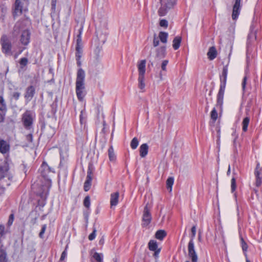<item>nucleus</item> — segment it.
<instances>
[{"label": "nucleus", "instance_id": "f257e3e1", "mask_svg": "<svg viewBox=\"0 0 262 262\" xmlns=\"http://www.w3.org/2000/svg\"><path fill=\"white\" fill-rule=\"evenodd\" d=\"M39 171L43 180L40 179L35 181L32 184V188L36 189L38 187L36 193L41 198L46 199L51 186L50 174L54 173V169L51 168L46 162H43L39 168Z\"/></svg>", "mask_w": 262, "mask_h": 262}, {"label": "nucleus", "instance_id": "f03ea898", "mask_svg": "<svg viewBox=\"0 0 262 262\" xmlns=\"http://www.w3.org/2000/svg\"><path fill=\"white\" fill-rule=\"evenodd\" d=\"M85 72L81 68L78 70L76 80V93L79 100L82 101L85 96Z\"/></svg>", "mask_w": 262, "mask_h": 262}, {"label": "nucleus", "instance_id": "7ed1b4c3", "mask_svg": "<svg viewBox=\"0 0 262 262\" xmlns=\"http://www.w3.org/2000/svg\"><path fill=\"white\" fill-rule=\"evenodd\" d=\"M228 73V65L223 67L222 75L220 76L221 84L220 90L217 95L216 106L222 107L223 103L224 95L226 87L227 76Z\"/></svg>", "mask_w": 262, "mask_h": 262}, {"label": "nucleus", "instance_id": "20e7f679", "mask_svg": "<svg viewBox=\"0 0 262 262\" xmlns=\"http://www.w3.org/2000/svg\"><path fill=\"white\" fill-rule=\"evenodd\" d=\"M191 239L190 240L188 245V256L192 262H198V255L194 249V245L193 241L196 233L195 226H193L191 228Z\"/></svg>", "mask_w": 262, "mask_h": 262}, {"label": "nucleus", "instance_id": "39448f33", "mask_svg": "<svg viewBox=\"0 0 262 262\" xmlns=\"http://www.w3.org/2000/svg\"><path fill=\"white\" fill-rule=\"evenodd\" d=\"M0 43L2 46V51L3 53L8 56L12 55V43L6 35L4 34L2 36Z\"/></svg>", "mask_w": 262, "mask_h": 262}, {"label": "nucleus", "instance_id": "423d86ee", "mask_svg": "<svg viewBox=\"0 0 262 262\" xmlns=\"http://www.w3.org/2000/svg\"><path fill=\"white\" fill-rule=\"evenodd\" d=\"M146 60H142L138 63V69L139 71L138 82L139 88L144 90L145 88L144 75L145 73Z\"/></svg>", "mask_w": 262, "mask_h": 262}, {"label": "nucleus", "instance_id": "0eeeda50", "mask_svg": "<svg viewBox=\"0 0 262 262\" xmlns=\"http://www.w3.org/2000/svg\"><path fill=\"white\" fill-rule=\"evenodd\" d=\"M155 51L156 56L154 59L151 58V53H150L148 56V58H149V62L151 66H153L154 64L158 63L160 59L165 57L166 54V47L165 46H161L157 48Z\"/></svg>", "mask_w": 262, "mask_h": 262}, {"label": "nucleus", "instance_id": "6e6552de", "mask_svg": "<svg viewBox=\"0 0 262 262\" xmlns=\"http://www.w3.org/2000/svg\"><path fill=\"white\" fill-rule=\"evenodd\" d=\"M34 118V114L31 111H26L22 115V122L25 128L30 129Z\"/></svg>", "mask_w": 262, "mask_h": 262}, {"label": "nucleus", "instance_id": "1a4fd4ad", "mask_svg": "<svg viewBox=\"0 0 262 262\" xmlns=\"http://www.w3.org/2000/svg\"><path fill=\"white\" fill-rule=\"evenodd\" d=\"M176 4V0H166L165 4H162L158 10V14L160 16L165 15L168 10L171 9Z\"/></svg>", "mask_w": 262, "mask_h": 262}, {"label": "nucleus", "instance_id": "9d476101", "mask_svg": "<svg viewBox=\"0 0 262 262\" xmlns=\"http://www.w3.org/2000/svg\"><path fill=\"white\" fill-rule=\"evenodd\" d=\"M100 23L101 29H104V31H102L101 34V41L103 43H104L107 39V36L108 35V32L107 31L108 29L107 17H101Z\"/></svg>", "mask_w": 262, "mask_h": 262}, {"label": "nucleus", "instance_id": "9b49d317", "mask_svg": "<svg viewBox=\"0 0 262 262\" xmlns=\"http://www.w3.org/2000/svg\"><path fill=\"white\" fill-rule=\"evenodd\" d=\"M151 208V206L148 203H147L144 208L142 216V225L144 226H147L151 222V215L150 212Z\"/></svg>", "mask_w": 262, "mask_h": 262}, {"label": "nucleus", "instance_id": "f8f14e48", "mask_svg": "<svg viewBox=\"0 0 262 262\" xmlns=\"http://www.w3.org/2000/svg\"><path fill=\"white\" fill-rule=\"evenodd\" d=\"M25 3H27V0H16L14 4L13 16L14 17L21 14L23 11L25 10L24 7Z\"/></svg>", "mask_w": 262, "mask_h": 262}, {"label": "nucleus", "instance_id": "ddd939ff", "mask_svg": "<svg viewBox=\"0 0 262 262\" xmlns=\"http://www.w3.org/2000/svg\"><path fill=\"white\" fill-rule=\"evenodd\" d=\"M241 2L242 0H235L232 13V18L233 20H236L238 17L242 8Z\"/></svg>", "mask_w": 262, "mask_h": 262}, {"label": "nucleus", "instance_id": "4468645a", "mask_svg": "<svg viewBox=\"0 0 262 262\" xmlns=\"http://www.w3.org/2000/svg\"><path fill=\"white\" fill-rule=\"evenodd\" d=\"M30 32L28 29L24 30L21 34L20 41L21 43L24 46L29 44L30 39Z\"/></svg>", "mask_w": 262, "mask_h": 262}, {"label": "nucleus", "instance_id": "2eb2a0df", "mask_svg": "<svg viewBox=\"0 0 262 262\" xmlns=\"http://www.w3.org/2000/svg\"><path fill=\"white\" fill-rule=\"evenodd\" d=\"M261 173V168L260 167L259 163H257L254 171L256 177L255 184L257 187H259L262 183V178L260 176Z\"/></svg>", "mask_w": 262, "mask_h": 262}, {"label": "nucleus", "instance_id": "dca6fc26", "mask_svg": "<svg viewBox=\"0 0 262 262\" xmlns=\"http://www.w3.org/2000/svg\"><path fill=\"white\" fill-rule=\"evenodd\" d=\"M92 172L91 170L89 168L87 172V176L86 180L84 183L83 189L85 191H89L92 185Z\"/></svg>", "mask_w": 262, "mask_h": 262}, {"label": "nucleus", "instance_id": "f3484780", "mask_svg": "<svg viewBox=\"0 0 262 262\" xmlns=\"http://www.w3.org/2000/svg\"><path fill=\"white\" fill-rule=\"evenodd\" d=\"M34 94L35 88L32 85L30 86L26 89L25 98L28 101H30L33 97Z\"/></svg>", "mask_w": 262, "mask_h": 262}, {"label": "nucleus", "instance_id": "a211bd4d", "mask_svg": "<svg viewBox=\"0 0 262 262\" xmlns=\"http://www.w3.org/2000/svg\"><path fill=\"white\" fill-rule=\"evenodd\" d=\"M24 29V24L23 21H17L14 26L13 34L17 36L20 31H23Z\"/></svg>", "mask_w": 262, "mask_h": 262}, {"label": "nucleus", "instance_id": "6ab92c4d", "mask_svg": "<svg viewBox=\"0 0 262 262\" xmlns=\"http://www.w3.org/2000/svg\"><path fill=\"white\" fill-rule=\"evenodd\" d=\"M24 29V24L23 21H17L14 26L13 34L17 36L20 31H23Z\"/></svg>", "mask_w": 262, "mask_h": 262}, {"label": "nucleus", "instance_id": "aec40b11", "mask_svg": "<svg viewBox=\"0 0 262 262\" xmlns=\"http://www.w3.org/2000/svg\"><path fill=\"white\" fill-rule=\"evenodd\" d=\"M10 146L9 144L4 140H0V152L5 154L9 151Z\"/></svg>", "mask_w": 262, "mask_h": 262}, {"label": "nucleus", "instance_id": "412c9836", "mask_svg": "<svg viewBox=\"0 0 262 262\" xmlns=\"http://www.w3.org/2000/svg\"><path fill=\"white\" fill-rule=\"evenodd\" d=\"M148 146L147 144H142L139 148L140 156L142 158L145 157L148 154Z\"/></svg>", "mask_w": 262, "mask_h": 262}, {"label": "nucleus", "instance_id": "4be33fe9", "mask_svg": "<svg viewBox=\"0 0 262 262\" xmlns=\"http://www.w3.org/2000/svg\"><path fill=\"white\" fill-rule=\"evenodd\" d=\"M119 193L118 192L112 193L111 196V207L116 206L118 203Z\"/></svg>", "mask_w": 262, "mask_h": 262}, {"label": "nucleus", "instance_id": "5701e85b", "mask_svg": "<svg viewBox=\"0 0 262 262\" xmlns=\"http://www.w3.org/2000/svg\"><path fill=\"white\" fill-rule=\"evenodd\" d=\"M217 55V51L214 47H211L209 48V51L207 53V56L208 58L212 60L214 59Z\"/></svg>", "mask_w": 262, "mask_h": 262}, {"label": "nucleus", "instance_id": "b1692460", "mask_svg": "<svg viewBox=\"0 0 262 262\" xmlns=\"http://www.w3.org/2000/svg\"><path fill=\"white\" fill-rule=\"evenodd\" d=\"M91 262H98V253L95 248L92 249L90 251Z\"/></svg>", "mask_w": 262, "mask_h": 262}, {"label": "nucleus", "instance_id": "393cba45", "mask_svg": "<svg viewBox=\"0 0 262 262\" xmlns=\"http://www.w3.org/2000/svg\"><path fill=\"white\" fill-rule=\"evenodd\" d=\"M182 41V37L178 36L174 37L172 41V47L174 50H177L179 48Z\"/></svg>", "mask_w": 262, "mask_h": 262}, {"label": "nucleus", "instance_id": "a878e982", "mask_svg": "<svg viewBox=\"0 0 262 262\" xmlns=\"http://www.w3.org/2000/svg\"><path fill=\"white\" fill-rule=\"evenodd\" d=\"M232 136L233 137V152H234V156L235 158L236 156L237 155V143L236 142V140L238 137L237 135L236 134L235 130H234L232 134Z\"/></svg>", "mask_w": 262, "mask_h": 262}, {"label": "nucleus", "instance_id": "bb28decb", "mask_svg": "<svg viewBox=\"0 0 262 262\" xmlns=\"http://www.w3.org/2000/svg\"><path fill=\"white\" fill-rule=\"evenodd\" d=\"M83 30V26L81 25L79 29V34L77 36L76 47H82L81 35Z\"/></svg>", "mask_w": 262, "mask_h": 262}, {"label": "nucleus", "instance_id": "cd10ccee", "mask_svg": "<svg viewBox=\"0 0 262 262\" xmlns=\"http://www.w3.org/2000/svg\"><path fill=\"white\" fill-rule=\"evenodd\" d=\"M7 105L3 96L0 95V111L2 113L6 114L7 112Z\"/></svg>", "mask_w": 262, "mask_h": 262}, {"label": "nucleus", "instance_id": "c85d7f7f", "mask_svg": "<svg viewBox=\"0 0 262 262\" xmlns=\"http://www.w3.org/2000/svg\"><path fill=\"white\" fill-rule=\"evenodd\" d=\"M168 36V34L167 33L161 31L159 32V36L158 37L162 43H166L167 41Z\"/></svg>", "mask_w": 262, "mask_h": 262}, {"label": "nucleus", "instance_id": "c756f323", "mask_svg": "<svg viewBox=\"0 0 262 262\" xmlns=\"http://www.w3.org/2000/svg\"><path fill=\"white\" fill-rule=\"evenodd\" d=\"M250 122V118L248 117H245L242 121V130L246 132L248 130V126Z\"/></svg>", "mask_w": 262, "mask_h": 262}, {"label": "nucleus", "instance_id": "7c9ffc66", "mask_svg": "<svg viewBox=\"0 0 262 262\" xmlns=\"http://www.w3.org/2000/svg\"><path fill=\"white\" fill-rule=\"evenodd\" d=\"M109 159L111 162H115L116 159V155L114 153V149L112 146H111L108 150Z\"/></svg>", "mask_w": 262, "mask_h": 262}, {"label": "nucleus", "instance_id": "2f4dec72", "mask_svg": "<svg viewBox=\"0 0 262 262\" xmlns=\"http://www.w3.org/2000/svg\"><path fill=\"white\" fill-rule=\"evenodd\" d=\"M166 235V232L163 230H158L155 234L156 238L159 240H162Z\"/></svg>", "mask_w": 262, "mask_h": 262}, {"label": "nucleus", "instance_id": "473e14b6", "mask_svg": "<svg viewBox=\"0 0 262 262\" xmlns=\"http://www.w3.org/2000/svg\"><path fill=\"white\" fill-rule=\"evenodd\" d=\"M148 248L151 251H154L158 249L157 242L154 240H150L148 243Z\"/></svg>", "mask_w": 262, "mask_h": 262}, {"label": "nucleus", "instance_id": "72a5a7b5", "mask_svg": "<svg viewBox=\"0 0 262 262\" xmlns=\"http://www.w3.org/2000/svg\"><path fill=\"white\" fill-rule=\"evenodd\" d=\"M174 179L173 177H169L167 179L166 181V186L168 189H169V191H171L172 190V186L173 184Z\"/></svg>", "mask_w": 262, "mask_h": 262}, {"label": "nucleus", "instance_id": "f704fd0d", "mask_svg": "<svg viewBox=\"0 0 262 262\" xmlns=\"http://www.w3.org/2000/svg\"><path fill=\"white\" fill-rule=\"evenodd\" d=\"M19 63L20 68L21 69H23L27 65L28 63V59L26 57L21 58L20 59Z\"/></svg>", "mask_w": 262, "mask_h": 262}, {"label": "nucleus", "instance_id": "c9c22d12", "mask_svg": "<svg viewBox=\"0 0 262 262\" xmlns=\"http://www.w3.org/2000/svg\"><path fill=\"white\" fill-rule=\"evenodd\" d=\"M139 145V141L136 137L134 138L130 142V147L133 149L137 148Z\"/></svg>", "mask_w": 262, "mask_h": 262}, {"label": "nucleus", "instance_id": "e433bc0d", "mask_svg": "<svg viewBox=\"0 0 262 262\" xmlns=\"http://www.w3.org/2000/svg\"><path fill=\"white\" fill-rule=\"evenodd\" d=\"M7 254L3 249H0V262H6Z\"/></svg>", "mask_w": 262, "mask_h": 262}, {"label": "nucleus", "instance_id": "4c0bfd02", "mask_svg": "<svg viewBox=\"0 0 262 262\" xmlns=\"http://www.w3.org/2000/svg\"><path fill=\"white\" fill-rule=\"evenodd\" d=\"M82 47H76V58H80L82 56Z\"/></svg>", "mask_w": 262, "mask_h": 262}, {"label": "nucleus", "instance_id": "58836bf2", "mask_svg": "<svg viewBox=\"0 0 262 262\" xmlns=\"http://www.w3.org/2000/svg\"><path fill=\"white\" fill-rule=\"evenodd\" d=\"M217 113L215 108H214L211 112V118L215 122L217 118Z\"/></svg>", "mask_w": 262, "mask_h": 262}, {"label": "nucleus", "instance_id": "ea45409f", "mask_svg": "<svg viewBox=\"0 0 262 262\" xmlns=\"http://www.w3.org/2000/svg\"><path fill=\"white\" fill-rule=\"evenodd\" d=\"M90 198L88 195L85 196L84 199L83 205L86 208H89L90 207Z\"/></svg>", "mask_w": 262, "mask_h": 262}, {"label": "nucleus", "instance_id": "a19ab883", "mask_svg": "<svg viewBox=\"0 0 262 262\" xmlns=\"http://www.w3.org/2000/svg\"><path fill=\"white\" fill-rule=\"evenodd\" d=\"M241 242L242 249L244 252H246L248 249V245L243 237L241 238Z\"/></svg>", "mask_w": 262, "mask_h": 262}, {"label": "nucleus", "instance_id": "79ce46f5", "mask_svg": "<svg viewBox=\"0 0 262 262\" xmlns=\"http://www.w3.org/2000/svg\"><path fill=\"white\" fill-rule=\"evenodd\" d=\"M231 191L233 192L236 188V180L235 178H232L231 181Z\"/></svg>", "mask_w": 262, "mask_h": 262}, {"label": "nucleus", "instance_id": "37998d69", "mask_svg": "<svg viewBox=\"0 0 262 262\" xmlns=\"http://www.w3.org/2000/svg\"><path fill=\"white\" fill-rule=\"evenodd\" d=\"M103 128H102V131H101V133L103 134L104 135H103V138H104V141L103 142L104 143H105L106 142V138L105 137V133L106 132H107L108 133V130H106V127H105V122L104 121H103Z\"/></svg>", "mask_w": 262, "mask_h": 262}, {"label": "nucleus", "instance_id": "c03bdc74", "mask_svg": "<svg viewBox=\"0 0 262 262\" xmlns=\"http://www.w3.org/2000/svg\"><path fill=\"white\" fill-rule=\"evenodd\" d=\"M160 43L159 39L157 36L156 34H155L154 35V39H153V46L154 47H157L159 46Z\"/></svg>", "mask_w": 262, "mask_h": 262}, {"label": "nucleus", "instance_id": "a18cd8bd", "mask_svg": "<svg viewBox=\"0 0 262 262\" xmlns=\"http://www.w3.org/2000/svg\"><path fill=\"white\" fill-rule=\"evenodd\" d=\"M20 96V93L17 92H13L12 94L11 100L14 99L16 101L19 99Z\"/></svg>", "mask_w": 262, "mask_h": 262}, {"label": "nucleus", "instance_id": "49530a36", "mask_svg": "<svg viewBox=\"0 0 262 262\" xmlns=\"http://www.w3.org/2000/svg\"><path fill=\"white\" fill-rule=\"evenodd\" d=\"M159 24L162 27L167 28L168 27V21L166 19H161L160 21Z\"/></svg>", "mask_w": 262, "mask_h": 262}, {"label": "nucleus", "instance_id": "de8ad7c7", "mask_svg": "<svg viewBox=\"0 0 262 262\" xmlns=\"http://www.w3.org/2000/svg\"><path fill=\"white\" fill-rule=\"evenodd\" d=\"M96 231H97L96 229H94L93 232L92 233H91L89 236V240L92 241L95 238L96 235Z\"/></svg>", "mask_w": 262, "mask_h": 262}, {"label": "nucleus", "instance_id": "09e8293b", "mask_svg": "<svg viewBox=\"0 0 262 262\" xmlns=\"http://www.w3.org/2000/svg\"><path fill=\"white\" fill-rule=\"evenodd\" d=\"M47 226L46 225H43L42 226L41 230L39 234V236L40 238L43 237V234L46 230Z\"/></svg>", "mask_w": 262, "mask_h": 262}, {"label": "nucleus", "instance_id": "8fccbe9b", "mask_svg": "<svg viewBox=\"0 0 262 262\" xmlns=\"http://www.w3.org/2000/svg\"><path fill=\"white\" fill-rule=\"evenodd\" d=\"M168 63V61L167 60H164L162 61V64H161V68L163 71H166V66L167 65Z\"/></svg>", "mask_w": 262, "mask_h": 262}, {"label": "nucleus", "instance_id": "3c124183", "mask_svg": "<svg viewBox=\"0 0 262 262\" xmlns=\"http://www.w3.org/2000/svg\"><path fill=\"white\" fill-rule=\"evenodd\" d=\"M67 256V252L66 251V249L62 252L61 255V257L60 258V261H63Z\"/></svg>", "mask_w": 262, "mask_h": 262}, {"label": "nucleus", "instance_id": "603ef678", "mask_svg": "<svg viewBox=\"0 0 262 262\" xmlns=\"http://www.w3.org/2000/svg\"><path fill=\"white\" fill-rule=\"evenodd\" d=\"M26 139L29 143H31L33 141V136L32 135L30 134L26 136Z\"/></svg>", "mask_w": 262, "mask_h": 262}, {"label": "nucleus", "instance_id": "864d4df0", "mask_svg": "<svg viewBox=\"0 0 262 262\" xmlns=\"http://www.w3.org/2000/svg\"><path fill=\"white\" fill-rule=\"evenodd\" d=\"M246 81H247V77L245 76L243 79V80L242 81V88H243V91H245V90L246 85Z\"/></svg>", "mask_w": 262, "mask_h": 262}, {"label": "nucleus", "instance_id": "5fc2aeb1", "mask_svg": "<svg viewBox=\"0 0 262 262\" xmlns=\"http://www.w3.org/2000/svg\"><path fill=\"white\" fill-rule=\"evenodd\" d=\"M5 227L3 226L0 225V237H2L4 233Z\"/></svg>", "mask_w": 262, "mask_h": 262}, {"label": "nucleus", "instance_id": "6e6d98bb", "mask_svg": "<svg viewBox=\"0 0 262 262\" xmlns=\"http://www.w3.org/2000/svg\"><path fill=\"white\" fill-rule=\"evenodd\" d=\"M154 251L155 252L154 253V256L155 257H157L158 256V255L160 252V249H157L156 250H154Z\"/></svg>", "mask_w": 262, "mask_h": 262}, {"label": "nucleus", "instance_id": "4d7b16f0", "mask_svg": "<svg viewBox=\"0 0 262 262\" xmlns=\"http://www.w3.org/2000/svg\"><path fill=\"white\" fill-rule=\"evenodd\" d=\"M5 173L4 170L0 167V180L4 177Z\"/></svg>", "mask_w": 262, "mask_h": 262}, {"label": "nucleus", "instance_id": "13d9d810", "mask_svg": "<svg viewBox=\"0 0 262 262\" xmlns=\"http://www.w3.org/2000/svg\"><path fill=\"white\" fill-rule=\"evenodd\" d=\"M56 0L52 1V8L55 9L56 7Z\"/></svg>", "mask_w": 262, "mask_h": 262}, {"label": "nucleus", "instance_id": "bf43d9fd", "mask_svg": "<svg viewBox=\"0 0 262 262\" xmlns=\"http://www.w3.org/2000/svg\"><path fill=\"white\" fill-rule=\"evenodd\" d=\"M77 60V64L78 67H80L81 65V62L80 61V58H76Z\"/></svg>", "mask_w": 262, "mask_h": 262}, {"label": "nucleus", "instance_id": "052dcab7", "mask_svg": "<svg viewBox=\"0 0 262 262\" xmlns=\"http://www.w3.org/2000/svg\"><path fill=\"white\" fill-rule=\"evenodd\" d=\"M104 243V236H102L101 238L99 240V245H103Z\"/></svg>", "mask_w": 262, "mask_h": 262}, {"label": "nucleus", "instance_id": "680f3d73", "mask_svg": "<svg viewBox=\"0 0 262 262\" xmlns=\"http://www.w3.org/2000/svg\"><path fill=\"white\" fill-rule=\"evenodd\" d=\"M4 114L3 115L2 114L0 113V122H2L3 121L4 119Z\"/></svg>", "mask_w": 262, "mask_h": 262}, {"label": "nucleus", "instance_id": "e2e57ef3", "mask_svg": "<svg viewBox=\"0 0 262 262\" xmlns=\"http://www.w3.org/2000/svg\"><path fill=\"white\" fill-rule=\"evenodd\" d=\"M103 260V254L99 253V262H102Z\"/></svg>", "mask_w": 262, "mask_h": 262}, {"label": "nucleus", "instance_id": "0e129e2a", "mask_svg": "<svg viewBox=\"0 0 262 262\" xmlns=\"http://www.w3.org/2000/svg\"><path fill=\"white\" fill-rule=\"evenodd\" d=\"M230 170H231V169H230V165H229L228 170H227V174L228 176H229L230 174Z\"/></svg>", "mask_w": 262, "mask_h": 262}, {"label": "nucleus", "instance_id": "69168bd1", "mask_svg": "<svg viewBox=\"0 0 262 262\" xmlns=\"http://www.w3.org/2000/svg\"><path fill=\"white\" fill-rule=\"evenodd\" d=\"M12 219V220L13 221V214H11L10 216V219H9V223H10V220Z\"/></svg>", "mask_w": 262, "mask_h": 262}, {"label": "nucleus", "instance_id": "338daca9", "mask_svg": "<svg viewBox=\"0 0 262 262\" xmlns=\"http://www.w3.org/2000/svg\"><path fill=\"white\" fill-rule=\"evenodd\" d=\"M201 235H200V234H199V237H198V239H199V241H201Z\"/></svg>", "mask_w": 262, "mask_h": 262}, {"label": "nucleus", "instance_id": "774afa93", "mask_svg": "<svg viewBox=\"0 0 262 262\" xmlns=\"http://www.w3.org/2000/svg\"><path fill=\"white\" fill-rule=\"evenodd\" d=\"M246 262H250V260H249V259H246Z\"/></svg>", "mask_w": 262, "mask_h": 262}]
</instances>
